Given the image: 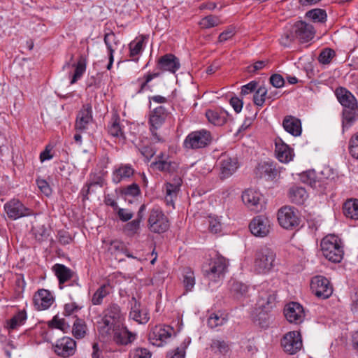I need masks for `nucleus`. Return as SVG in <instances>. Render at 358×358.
<instances>
[{"instance_id": "f257e3e1", "label": "nucleus", "mask_w": 358, "mask_h": 358, "mask_svg": "<svg viewBox=\"0 0 358 358\" xmlns=\"http://www.w3.org/2000/svg\"><path fill=\"white\" fill-rule=\"evenodd\" d=\"M125 320L124 314L119 305L109 303L103 310L101 317L97 322V329L101 336L109 334L111 329L120 327Z\"/></svg>"}, {"instance_id": "f03ea898", "label": "nucleus", "mask_w": 358, "mask_h": 358, "mask_svg": "<svg viewBox=\"0 0 358 358\" xmlns=\"http://www.w3.org/2000/svg\"><path fill=\"white\" fill-rule=\"evenodd\" d=\"M276 263V254L273 250L262 246L255 250L254 271L257 274L265 275L272 271Z\"/></svg>"}, {"instance_id": "7ed1b4c3", "label": "nucleus", "mask_w": 358, "mask_h": 358, "mask_svg": "<svg viewBox=\"0 0 358 358\" xmlns=\"http://www.w3.org/2000/svg\"><path fill=\"white\" fill-rule=\"evenodd\" d=\"M323 256L329 262L339 263L343 258V245L341 238L334 234H328L320 243Z\"/></svg>"}, {"instance_id": "20e7f679", "label": "nucleus", "mask_w": 358, "mask_h": 358, "mask_svg": "<svg viewBox=\"0 0 358 358\" xmlns=\"http://www.w3.org/2000/svg\"><path fill=\"white\" fill-rule=\"evenodd\" d=\"M336 96L343 106V120L347 123L351 124L355 120L358 110L357 101L354 95L347 89L340 87L335 91Z\"/></svg>"}, {"instance_id": "39448f33", "label": "nucleus", "mask_w": 358, "mask_h": 358, "mask_svg": "<svg viewBox=\"0 0 358 358\" xmlns=\"http://www.w3.org/2000/svg\"><path fill=\"white\" fill-rule=\"evenodd\" d=\"M228 261L224 257L216 255L210 259L209 262L203 265V275L208 280L217 282L224 276L227 271Z\"/></svg>"}, {"instance_id": "423d86ee", "label": "nucleus", "mask_w": 358, "mask_h": 358, "mask_svg": "<svg viewBox=\"0 0 358 358\" xmlns=\"http://www.w3.org/2000/svg\"><path fill=\"white\" fill-rule=\"evenodd\" d=\"M109 334H103L102 337L106 338L112 341L118 346H126L132 343L137 337L135 332H132L128 329L124 322L117 326L114 329H111Z\"/></svg>"}, {"instance_id": "0eeeda50", "label": "nucleus", "mask_w": 358, "mask_h": 358, "mask_svg": "<svg viewBox=\"0 0 358 358\" xmlns=\"http://www.w3.org/2000/svg\"><path fill=\"white\" fill-rule=\"evenodd\" d=\"M212 141V135L206 129L190 132L183 142V146L187 150H197L207 147Z\"/></svg>"}, {"instance_id": "6e6552de", "label": "nucleus", "mask_w": 358, "mask_h": 358, "mask_svg": "<svg viewBox=\"0 0 358 358\" xmlns=\"http://www.w3.org/2000/svg\"><path fill=\"white\" fill-rule=\"evenodd\" d=\"M148 227L155 234L164 233L169 229V219L159 207L155 206L149 211Z\"/></svg>"}, {"instance_id": "1a4fd4ad", "label": "nucleus", "mask_w": 358, "mask_h": 358, "mask_svg": "<svg viewBox=\"0 0 358 358\" xmlns=\"http://www.w3.org/2000/svg\"><path fill=\"white\" fill-rule=\"evenodd\" d=\"M278 220L280 225L286 229H294L301 222L299 212L294 207L285 206L278 212Z\"/></svg>"}, {"instance_id": "9d476101", "label": "nucleus", "mask_w": 358, "mask_h": 358, "mask_svg": "<svg viewBox=\"0 0 358 358\" xmlns=\"http://www.w3.org/2000/svg\"><path fill=\"white\" fill-rule=\"evenodd\" d=\"M174 333V329L166 324H157L150 328L148 333V340L153 345L163 346L166 341Z\"/></svg>"}, {"instance_id": "9b49d317", "label": "nucleus", "mask_w": 358, "mask_h": 358, "mask_svg": "<svg viewBox=\"0 0 358 358\" xmlns=\"http://www.w3.org/2000/svg\"><path fill=\"white\" fill-rule=\"evenodd\" d=\"M167 115L168 113L166 109L162 106L155 108L150 114L149 119L150 130L152 136V140L155 143L163 141V138L157 131L162 126Z\"/></svg>"}, {"instance_id": "f8f14e48", "label": "nucleus", "mask_w": 358, "mask_h": 358, "mask_svg": "<svg viewBox=\"0 0 358 358\" xmlns=\"http://www.w3.org/2000/svg\"><path fill=\"white\" fill-rule=\"evenodd\" d=\"M310 290L318 299H327L333 293V286L330 281L324 276L315 275L310 281Z\"/></svg>"}, {"instance_id": "ddd939ff", "label": "nucleus", "mask_w": 358, "mask_h": 358, "mask_svg": "<svg viewBox=\"0 0 358 358\" xmlns=\"http://www.w3.org/2000/svg\"><path fill=\"white\" fill-rule=\"evenodd\" d=\"M281 345L285 352L295 355L303 346L302 338L299 331H292L287 333L281 339Z\"/></svg>"}, {"instance_id": "4468645a", "label": "nucleus", "mask_w": 358, "mask_h": 358, "mask_svg": "<svg viewBox=\"0 0 358 358\" xmlns=\"http://www.w3.org/2000/svg\"><path fill=\"white\" fill-rule=\"evenodd\" d=\"M4 209L8 217L13 220L31 215V210L16 199H13L6 203Z\"/></svg>"}, {"instance_id": "2eb2a0df", "label": "nucleus", "mask_w": 358, "mask_h": 358, "mask_svg": "<svg viewBox=\"0 0 358 358\" xmlns=\"http://www.w3.org/2000/svg\"><path fill=\"white\" fill-rule=\"evenodd\" d=\"M52 349L57 355L67 358L76 353V342L70 337L64 336L52 345Z\"/></svg>"}, {"instance_id": "dca6fc26", "label": "nucleus", "mask_w": 358, "mask_h": 358, "mask_svg": "<svg viewBox=\"0 0 358 358\" xmlns=\"http://www.w3.org/2000/svg\"><path fill=\"white\" fill-rule=\"evenodd\" d=\"M135 173V169L130 164L116 165L112 171V182L119 184L122 181L129 180Z\"/></svg>"}, {"instance_id": "f3484780", "label": "nucleus", "mask_w": 358, "mask_h": 358, "mask_svg": "<svg viewBox=\"0 0 358 358\" xmlns=\"http://www.w3.org/2000/svg\"><path fill=\"white\" fill-rule=\"evenodd\" d=\"M251 233L257 237H265L270 230V221L264 215L255 217L249 225Z\"/></svg>"}, {"instance_id": "a211bd4d", "label": "nucleus", "mask_w": 358, "mask_h": 358, "mask_svg": "<svg viewBox=\"0 0 358 358\" xmlns=\"http://www.w3.org/2000/svg\"><path fill=\"white\" fill-rule=\"evenodd\" d=\"M92 108L90 103L83 106L78 112L75 123V130L77 132H83L88 128V124L92 121Z\"/></svg>"}, {"instance_id": "6ab92c4d", "label": "nucleus", "mask_w": 358, "mask_h": 358, "mask_svg": "<svg viewBox=\"0 0 358 358\" xmlns=\"http://www.w3.org/2000/svg\"><path fill=\"white\" fill-rule=\"evenodd\" d=\"M284 315L289 322L294 324L301 323L305 317L302 306L297 302L288 303L284 308Z\"/></svg>"}, {"instance_id": "aec40b11", "label": "nucleus", "mask_w": 358, "mask_h": 358, "mask_svg": "<svg viewBox=\"0 0 358 358\" xmlns=\"http://www.w3.org/2000/svg\"><path fill=\"white\" fill-rule=\"evenodd\" d=\"M292 29L295 36L301 43H306L310 41L315 35L313 27L303 21H298L294 23Z\"/></svg>"}, {"instance_id": "412c9836", "label": "nucleus", "mask_w": 358, "mask_h": 358, "mask_svg": "<svg viewBox=\"0 0 358 358\" xmlns=\"http://www.w3.org/2000/svg\"><path fill=\"white\" fill-rule=\"evenodd\" d=\"M54 301V296L48 289H41L34 295V306L38 310H43L49 308Z\"/></svg>"}, {"instance_id": "4be33fe9", "label": "nucleus", "mask_w": 358, "mask_h": 358, "mask_svg": "<svg viewBox=\"0 0 358 358\" xmlns=\"http://www.w3.org/2000/svg\"><path fill=\"white\" fill-rule=\"evenodd\" d=\"M238 168V159L236 157H231L223 155L220 160V177L227 178L234 174Z\"/></svg>"}, {"instance_id": "5701e85b", "label": "nucleus", "mask_w": 358, "mask_h": 358, "mask_svg": "<svg viewBox=\"0 0 358 358\" xmlns=\"http://www.w3.org/2000/svg\"><path fill=\"white\" fill-rule=\"evenodd\" d=\"M158 68L163 71L176 73L180 66L179 59L173 54H166L157 62Z\"/></svg>"}, {"instance_id": "b1692460", "label": "nucleus", "mask_w": 358, "mask_h": 358, "mask_svg": "<svg viewBox=\"0 0 358 358\" xmlns=\"http://www.w3.org/2000/svg\"><path fill=\"white\" fill-rule=\"evenodd\" d=\"M275 155L277 159L282 163H288L292 160L294 157L293 150L282 139L277 138L275 141Z\"/></svg>"}, {"instance_id": "393cba45", "label": "nucleus", "mask_w": 358, "mask_h": 358, "mask_svg": "<svg viewBox=\"0 0 358 358\" xmlns=\"http://www.w3.org/2000/svg\"><path fill=\"white\" fill-rule=\"evenodd\" d=\"M228 113L221 108L208 109L206 117L208 121L215 126H222L227 122Z\"/></svg>"}, {"instance_id": "a878e982", "label": "nucleus", "mask_w": 358, "mask_h": 358, "mask_svg": "<svg viewBox=\"0 0 358 358\" xmlns=\"http://www.w3.org/2000/svg\"><path fill=\"white\" fill-rule=\"evenodd\" d=\"M157 161L152 164L157 170L162 172H167L170 174L177 173L179 168L178 163L166 158L163 154L157 156Z\"/></svg>"}, {"instance_id": "bb28decb", "label": "nucleus", "mask_w": 358, "mask_h": 358, "mask_svg": "<svg viewBox=\"0 0 358 358\" xmlns=\"http://www.w3.org/2000/svg\"><path fill=\"white\" fill-rule=\"evenodd\" d=\"M242 200L251 210L257 211L260 205L261 194L254 189H248L243 192Z\"/></svg>"}, {"instance_id": "cd10ccee", "label": "nucleus", "mask_w": 358, "mask_h": 358, "mask_svg": "<svg viewBox=\"0 0 358 358\" xmlns=\"http://www.w3.org/2000/svg\"><path fill=\"white\" fill-rule=\"evenodd\" d=\"M52 271L58 278L60 289H63V284L71 280L74 275V272L71 268L61 264H55Z\"/></svg>"}, {"instance_id": "c85d7f7f", "label": "nucleus", "mask_w": 358, "mask_h": 358, "mask_svg": "<svg viewBox=\"0 0 358 358\" xmlns=\"http://www.w3.org/2000/svg\"><path fill=\"white\" fill-rule=\"evenodd\" d=\"M288 197L292 203L302 205L307 200L308 194L304 187L293 185L289 189Z\"/></svg>"}, {"instance_id": "c756f323", "label": "nucleus", "mask_w": 358, "mask_h": 358, "mask_svg": "<svg viewBox=\"0 0 358 358\" xmlns=\"http://www.w3.org/2000/svg\"><path fill=\"white\" fill-rule=\"evenodd\" d=\"M282 125L286 131L294 136H299L301 134V120L294 116H286L283 120Z\"/></svg>"}, {"instance_id": "7c9ffc66", "label": "nucleus", "mask_w": 358, "mask_h": 358, "mask_svg": "<svg viewBox=\"0 0 358 358\" xmlns=\"http://www.w3.org/2000/svg\"><path fill=\"white\" fill-rule=\"evenodd\" d=\"M145 38L146 37L145 36H141L139 38L132 41L129 44V57L131 58L132 61L136 62L138 61V56L142 53L144 49Z\"/></svg>"}, {"instance_id": "2f4dec72", "label": "nucleus", "mask_w": 358, "mask_h": 358, "mask_svg": "<svg viewBox=\"0 0 358 358\" xmlns=\"http://www.w3.org/2000/svg\"><path fill=\"white\" fill-rule=\"evenodd\" d=\"M108 131L110 135L117 138L122 143L125 142L126 137L120 126V117L117 115L113 117L111 123L108 127Z\"/></svg>"}, {"instance_id": "473e14b6", "label": "nucleus", "mask_w": 358, "mask_h": 358, "mask_svg": "<svg viewBox=\"0 0 358 358\" xmlns=\"http://www.w3.org/2000/svg\"><path fill=\"white\" fill-rule=\"evenodd\" d=\"M210 350L215 355H225L229 352L230 345L225 340L221 338H216L211 340Z\"/></svg>"}, {"instance_id": "72a5a7b5", "label": "nucleus", "mask_w": 358, "mask_h": 358, "mask_svg": "<svg viewBox=\"0 0 358 358\" xmlns=\"http://www.w3.org/2000/svg\"><path fill=\"white\" fill-rule=\"evenodd\" d=\"M112 291V287L109 283H105L101 285L93 294L91 302L94 306H99L103 303V299L106 298Z\"/></svg>"}, {"instance_id": "f704fd0d", "label": "nucleus", "mask_w": 358, "mask_h": 358, "mask_svg": "<svg viewBox=\"0 0 358 358\" xmlns=\"http://www.w3.org/2000/svg\"><path fill=\"white\" fill-rule=\"evenodd\" d=\"M229 285L231 294L237 299L245 296L248 291V285L239 281L231 280Z\"/></svg>"}, {"instance_id": "c9c22d12", "label": "nucleus", "mask_w": 358, "mask_h": 358, "mask_svg": "<svg viewBox=\"0 0 358 358\" xmlns=\"http://www.w3.org/2000/svg\"><path fill=\"white\" fill-rule=\"evenodd\" d=\"M258 171L261 178H264L268 180H274L278 174V170L272 163L264 162L259 164Z\"/></svg>"}, {"instance_id": "e433bc0d", "label": "nucleus", "mask_w": 358, "mask_h": 358, "mask_svg": "<svg viewBox=\"0 0 358 358\" xmlns=\"http://www.w3.org/2000/svg\"><path fill=\"white\" fill-rule=\"evenodd\" d=\"M343 211L347 217L358 220V199H351L346 201L343 204Z\"/></svg>"}, {"instance_id": "4c0bfd02", "label": "nucleus", "mask_w": 358, "mask_h": 358, "mask_svg": "<svg viewBox=\"0 0 358 358\" xmlns=\"http://www.w3.org/2000/svg\"><path fill=\"white\" fill-rule=\"evenodd\" d=\"M266 99H270L272 101L274 100V98L271 94H268V90L266 87L261 86L256 90L253 96L254 103L257 106L262 107Z\"/></svg>"}, {"instance_id": "58836bf2", "label": "nucleus", "mask_w": 358, "mask_h": 358, "mask_svg": "<svg viewBox=\"0 0 358 358\" xmlns=\"http://www.w3.org/2000/svg\"><path fill=\"white\" fill-rule=\"evenodd\" d=\"M159 73H149L144 75L143 77L138 78L136 81V84L139 86L137 93H143L148 90H150V87L148 85V83L152 79L159 77Z\"/></svg>"}, {"instance_id": "ea45409f", "label": "nucleus", "mask_w": 358, "mask_h": 358, "mask_svg": "<svg viewBox=\"0 0 358 358\" xmlns=\"http://www.w3.org/2000/svg\"><path fill=\"white\" fill-rule=\"evenodd\" d=\"M180 187L175 186V185L171 184L168 182L165 184V201L168 206H173L174 199L176 198L178 193L179 192Z\"/></svg>"}, {"instance_id": "a19ab883", "label": "nucleus", "mask_w": 358, "mask_h": 358, "mask_svg": "<svg viewBox=\"0 0 358 358\" xmlns=\"http://www.w3.org/2000/svg\"><path fill=\"white\" fill-rule=\"evenodd\" d=\"M86 65L87 59L83 56H80L78 59L76 65L75 66V72L71 80V84L76 83L78 81V80H79L82 77L83 73L85 72Z\"/></svg>"}, {"instance_id": "79ce46f5", "label": "nucleus", "mask_w": 358, "mask_h": 358, "mask_svg": "<svg viewBox=\"0 0 358 358\" xmlns=\"http://www.w3.org/2000/svg\"><path fill=\"white\" fill-rule=\"evenodd\" d=\"M103 41L107 48L108 54L114 55L116 46L120 44V41L117 39L115 34L113 31L106 33L104 35Z\"/></svg>"}, {"instance_id": "37998d69", "label": "nucleus", "mask_w": 358, "mask_h": 358, "mask_svg": "<svg viewBox=\"0 0 358 358\" xmlns=\"http://www.w3.org/2000/svg\"><path fill=\"white\" fill-rule=\"evenodd\" d=\"M183 285L187 292L192 291L195 285V277L193 271L186 268L183 271Z\"/></svg>"}, {"instance_id": "c03bdc74", "label": "nucleus", "mask_w": 358, "mask_h": 358, "mask_svg": "<svg viewBox=\"0 0 358 358\" xmlns=\"http://www.w3.org/2000/svg\"><path fill=\"white\" fill-rule=\"evenodd\" d=\"M190 343V339L186 338L185 341L180 344V345L176 348L175 350H171L168 352L167 357L168 358H185V351Z\"/></svg>"}, {"instance_id": "a18cd8bd", "label": "nucleus", "mask_w": 358, "mask_h": 358, "mask_svg": "<svg viewBox=\"0 0 358 358\" xmlns=\"http://www.w3.org/2000/svg\"><path fill=\"white\" fill-rule=\"evenodd\" d=\"M87 331V325L85 322L80 319H77L73 326V335L77 339L85 337Z\"/></svg>"}, {"instance_id": "49530a36", "label": "nucleus", "mask_w": 358, "mask_h": 358, "mask_svg": "<svg viewBox=\"0 0 358 358\" xmlns=\"http://www.w3.org/2000/svg\"><path fill=\"white\" fill-rule=\"evenodd\" d=\"M306 16L315 22H324L327 17L326 11L321 8H315L308 11Z\"/></svg>"}, {"instance_id": "de8ad7c7", "label": "nucleus", "mask_w": 358, "mask_h": 358, "mask_svg": "<svg viewBox=\"0 0 358 358\" xmlns=\"http://www.w3.org/2000/svg\"><path fill=\"white\" fill-rule=\"evenodd\" d=\"M301 180L313 188H316L320 181L317 180L316 173L314 171H308L301 174Z\"/></svg>"}, {"instance_id": "09e8293b", "label": "nucleus", "mask_w": 358, "mask_h": 358, "mask_svg": "<svg viewBox=\"0 0 358 358\" xmlns=\"http://www.w3.org/2000/svg\"><path fill=\"white\" fill-rule=\"evenodd\" d=\"M26 320L27 313L25 310L19 311L9 320V328L11 329H17L18 327L24 324Z\"/></svg>"}, {"instance_id": "8fccbe9b", "label": "nucleus", "mask_w": 358, "mask_h": 358, "mask_svg": "<svg viewBox=\"0 0 358 358\" xmlns=\"http://www.w3.org/2000/svg\"><path fill=\"white\" fill-rule=\"evenodd\" d=\"M120 193L122 196L134 197L141 194V189L138 184L132 183L121 187Z\"/></svg>"}, {"instance_id": "3c124183", "label": "nucleus", "mask_w": 358, "mask_h": 358, "mask_svg": "<svg viewBox=\"0 0 358 358\" xmlns=\"http://www.w3.org/2000/svg\"><path fill=\"white\" fill-rule=\"evenodd\" d=\"M221 24L220 18L215 15H208L203 17L199 22V25L203 29H209Z\"/></svg>"}, {"instance_id": "603ef678", "label": "nucleus", "mask_w": 358, "mask_h": 358, "mask_svg": "<svg viewBox=\"0 0 358 358\" xmlns=\"http://www.w3.org/2000/svg\"><path fill=\"white\" fill-rule=\"evenodd\" d=\"M129 316L140 324L147 323L150 319L149 315L145 310H140L134 308L131 310Z\"/></svg>"}, {"instance_id": "864d4df0", "label": "nucleus", "mask_w": 358, "mask_h": 358, "mask_svg": "<svg viewBox=\"0 0 358 358\" xmlns=\"http://www.w3.org/2000/svg\"><path fill=\"white\" fill-rule=\"evenodd\" d=\"M108 250L111 254L127 252V248L123 242L118 240H114L109 243Z\"/></svg>"}, {"instance_id": "5fc2aeb1", "label": "nucleus", "mask_w": 358, "mask_h": 358, "mask_svg": "<svg viewBox=\"0 0 358 358\" xmlns=\"http://www.w3.org/2000/svg\"><path fill=\"white\" fill-rule=\"evenodd\" d=\"M152 353L145 348H136L129 352V358H151Z\"/></svg>"}, {"instance_id": "6e6d98bb", "label": "nucleus", "mask_w": 358, "mask_h": 358, "mask_svg": "<svg viewBox=\"0 0 358 358\" xmlns=\"http://www.w3.org/2000/svg\"><path fill=\"white\" fill-rule=\"evenodd\" d=\"M32 230L36 238L39 241L45 240L49 235V229L44 224L34 227Z\"/></svg>"}, {"instance_id": "4d7b16f0", "label": "nucleus", "mask_w": 358, "mask_h": 358, "mask_svg": "<svg viewBox=\"0 0 358 358\" xmlns=\"http://www.w3.org/2000/svg\"><path fill=\"white\" fill-rule=\"evenodd\" d=\"M335 56V52L331 48L324 49L318 56V61L322 64H328Z\"/></svg>"}, {"instance_id": "13d9d810", "label": "nucleus", "mask_w": 358, "mask_h": 358, "mask_svg": "<svg viewBox=\"0 0 358 358\" xmlns=\"http://www.w3.org/2000/svg\"><path fill=\"white\" fill-rule=\"evenodd\" d=\"M140 229L139 220H132L127 222L124 227V232L129 236L136 234Z\"/></svg>"}, {"instance_id": "bf43d9fd", "label": "nucleus", "mask_w": 358, "mask_h": 358, "mask_svg": "<svg viewBox=\"0 0 358 358\" xmlns=\"http://www.w3.org/2000/svg\"><path fill=\"white\" fill-rule=\"evenodd\" d=\"M226 322L224 317L219 316L217 314L213 313L210 315L208 319V326L212 329L215 328L218 326L223 325Z\"/></svg>"}, {"instance_id": "052dcab7", "label": "nucleus", "mask_w": 358, "mask_h": 358, "mask_svg": "<svg viewBox=\"0 0 358 358\" xmlns=\"http://www.w3.org/2000/svg\"><path fill=\"white\" fill-rule=\"evenodd\" d=\"M296 38L294 30L284 32L280 38V43L284 47H289Z\"/></svg>"}, {"instance_id": "680f3d73", "label": "nucleus", "mask_w": 358, "mask_h": 358, "mask_svg": "<svg viewBox=\"0 0 358 358\" xmlns=\"http://www.w3.org/2000/svg\"><path fill=\"white\" fill-rule=\"evenodd\" d=\"M349 152L353 158L358 159V133L353 136L350 141Z\"/></svg>"}, {"instance_id": "e2e57ef3", "label": "nucleus", "mask_w": 358, "mask_h": 358, "mask_svg": "<svg viewBox=\"0 0 358 358\" xmlns=\"http://www.w3.org/2000/svg\"><path fill=\"white\" fill-rule=\"evenodd\" d=\"M49 327L64 331L67 328V324L64 319H60L57 315L50 322Z\"/></svg>"}, {"instance_id": "0e129e2a", "label": "nucleus", "mask_w": 358, "mask_h": 358, "mask_svg": "<svg viewBox=\"0 0 358 358\" xmlns=\"http://www.w3.org/2000/svg\"><path fill=\"white\" fill-rule=\"evenodd\" d=\"M116 211L119 219L122 222H127L134 216L133 212L125 208H118Z\"/></svg>"}, {"instance_id": "69168bd1", "label": "nucleus", "mask_w": 358, "mask_h": 358, "mask_svg": "<svg viewBox=\"0 0 358 358\" xmlns=\"http://www.w3.org/2000/svg\"><path fill=\"white\" fill-rule=\"evenodd\" d=\"M208 229L210 232L217 234L222 230V224L217 218L210 217Z\"/></svg>"}, {"instance_id": "338daca9", "label": "nucleus", "mask_w": 358, "mask_h": 358, "mask_svg": "<svg viewBox=\"0 0 358 358\" xmlns=\"http://www.w3.org/2000/svg\"><path fill=\"white\" fill-rule=\"evenodd\" d=\"M36 184L40 190L46 196H49L52 193V189L48 182L43 179H37Z\"/></svg>"}, {"instance_id": "774afa93", "label": "nucleus", "mask_w": 358, "mask_h": 358, "mask_svg": "<svg viewBox=\"0 0 358 358\" xmlns=\"http://www.w3.org/2000/svg\"><path fill=\"white\" fill-rule=\"evenodd\" d=\"M270 83L276 88L284 86L285 80L283 77L280 74H273L270 77Z\"/></svg>"}]
</instances>
